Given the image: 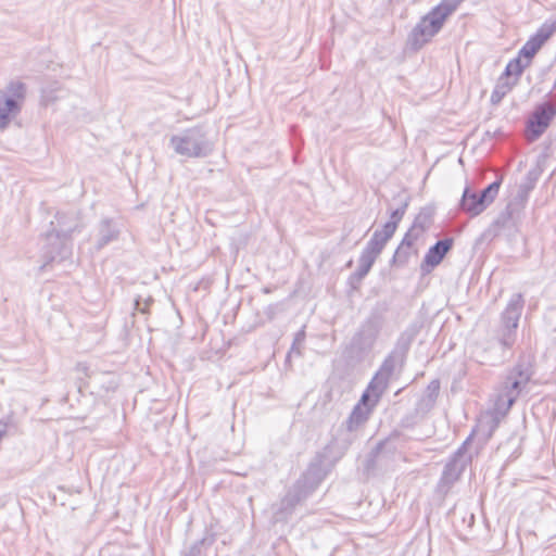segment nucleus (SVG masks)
<instances>
[{"label": "nucleus", "mask_w": 556, "mask_h": 556, "mask_svg": "<svg viewBox=\"0 0 556 556\" xmlns=\"http://www.w3.org/2000/svg\"><path fill=\"white\" fill-rule=\"evenodd\" d=\"M440 391V381L438 379H434L430 381V383L427 387L425 399L422 400L426 402L428 407H432L437 401V397L439 395Z\"/></svg>", "instance_id": "26"}, {"label": "nucleus", "mask_w": 556, "mask_h": 556, "mask_svg": "<svg viewBox=\"0 0 556 556\" xmlns=\"http://www.w3.org/2000/svg\"><path fill=\"white\" fill-rule=\"evenodd\" d=\"M7 433V426L3 425L1 428H0V441L2 440V438Z\"/></svg>", "instance_id": "38"}, {"label": "nucleus", "mask_w": 556, "mask_h": 556, "mask_svg": "<svg viewBox=\"0 0 556 556\" xmlns=\"http://www.w3.org/2000/svg\"><path fill=\"white\" fill-rule=\"evenodd\" d=\"M413 340V336H406V333H403L397 341L396 349L400 354H403V358L405 357V354L407 353L410 342Z\"/></svg>", "instance_id": "31"}, {"label": "nucleus", "mask_w": 556, "mask_h": 556, "mask_svg": "<svg viewBox=\"0 0 556 556\" xmlns=\"http://www.w3.org/2000/svg\"><path fill=\"white\" fill-rule=\"evenodd\" d=\"M281 311H282L281 305H280V304H278V303H276V304H270V305H268V306L265 308L264 314L267 316V318H268L269 320H273V319L276 317V315H277L279 312H281Z\"/></svg>", "instance_id": "35"}, {"label": "nucleus", "mask_w": 556, "mask_h": 556, "mask_svg": "<svg viewBox=\"0 0 556 556\" xmlns=\"http://www.w3.org/2000/svg\"><path fill=\"white\" fill-rule=\"evenodd\" d=\"M381 395L366 388L359 401L353 407L348 419L340 426L339 430L344 433L355 434L363 429L369 420L375 408L379 404Z\"/></svg>", "instance_id": "5"}, {"label": "nucleus", "mask_w": 556, "mask_h": 556, "mask_svg": "<svg viewBox=\"0 0 556 556\" xmlns=\"http://www.w3.org/2000/svg\"><path fill=\"white\" fill-rule=\"evenodd\" d=\"M399 437V432H392L389 438L377 443V445L369 452L365 462V469L367 471L374 470L376 463L382 451L387 447L391 440Z\"/></svg>", "instance_id": "22"}, {"label": "nucleus", "mask_w": 556, "mask_h": 556, "mask_svg": "<svg viewBox=\"0 0 556 556\" xmlns=\"http://www.w3.org/2000/svg\"><path fill=\"white\" fill-rule=\"evenodd\" d=\"M305 337H306L305 327H303L294 336L291 349H290V351L287 354V361L290 359L291 355H296V356H301L302 355L301 345L305 341Z\"/></svg>", "instance_id": "27"}, {"label": "nucleus", "mask_w": 556, "mask_h": 556, "mask_svg": "<svg viewBox=\"0 0 556 556\" xmlns=\"http://www.w3.org/2000/svg\"><path fill=\"white\" fill-rule=\"evenodd\" d=\"M311 494L304 490L300 484L294 482L286 495L280 500L278 508L275 510L274 516L277 521H287L293 514L295 507L305 501Z\"/></svg>", "instance_id": "15"}, {"label": "nucleus", "mask_w": 556, "mask_h": 556, "mask_svg": "<svg viewBox=\"0 0 556 556\" xmlns=\"http://www.w3.org/2000/svg\"><path fill=\"white\" fill-rule=\"evenodd\" d=\"M173 144L176 152L187 156H198L201 154L199 140L190 135L175 137Z\"/></svg>", "instance_id": "20"}, {"label": "nucleus", "mask_w": 556, "mask_h": 556, "mask_svg": "<svg viewBox=\"0 0 556 556\" xmlns=\"http://www.w3.org/2000/svg\"><path fill=\"white\" fill-rule=\"evenodd\" d=\"M555 31V23L542 25L538 31L526 41L519 50L518 55L526 61V64L531 65L535 54L542 49Z\"/></svg>", "instance_id": "13"}, {"label": "nucleus", "mask_w": 556, "mask_h": 556, "mask_svg": "<svg viewBox=\"0 0 556 556\" xmlns=\"http://www.w3.org/2000/svg\"><path fill=\"white\" fill-rule=\"evenodd\" d=\"M533 376L532 366L519 361L513 366L505 376L500 392L495 399V409L501 414H506L514 405L520 393L526 389Z\"/></svg>", "instance_id": "2"}, {"label": "nucleus", "mask_w": 556, "mask_h": 556, "mask_svg": "<svg viewBox=\"0 0 556 556\" xmlns=\"http://www.w3.org/2000/svg\"><path fill=\"white\" fill-rule=\"evenodd\" d=\"M64 215H60L59 218ZM71 224L67 225L59 219V229H52L42 238L41 257L43 264L40 270H43L53 262H62L72 255L71 236L78 228V218L75 213L67 215Z\"/></svg>", "instance_id": "1"}, {"label": "nucleus", "mask_w": 556, "mask_h": 556, "mask_svg": "<svg viewBox=\"0 0 556 556\" xmlns=\"http://www.w3.org/2000/svg\"><path fill=\"white\" fill-rule=\"evenodd\" d=\"M453 8L448 5H439L432 10L421 22L418 28L415 29L413 39L414 43L427 41L434 36L443 26L446 18L452 14Z\"/></svg>", "instance_id": "8"}, {"label": "nucleus", "mask_w": 556, "mask_h": 556, "mask_svg": "<svg viewBox=\"0 0 556 556\" xmlns=\"http://www.w3.org/2000/svg\"><path fill=\"white\" fill-rule=\"evenodd\" d=\"M410 255V249H407L405 245L401 244L394 252V255L391 260V265L395 266H404L407 264Z\"/></svg>", "instance_id": "28"}, {"label": "nucleus", "mask_w": 556, "mask_h": 556, "mask_svg": "<svg viewBox=\"0 0 556 556\" xmlns=\"http://www.w3.org/2000/svg\"><path fill=\"white\" fill-rule=\"evenodd\" d=\"M536 182V178H532L531 176H528L523 182L517 186L516 194L513 197V199L507 203L509 204V208H514L518 213H520L526 203L528 202L529 194L533 190Z\"/></svg>", "instance_id": "19"}, {"label": "nucleus", "mask_w": 556, "mask_h": 556, "mask_svg": "<svg viewBox=\"0 0 556 556\" xmlns=\"http://www.w3.org/2000/svg\"><path fill=\"white\" fill-rule=\"evenodd\" d=\"M76 369L83 374H85L86 376H88V370H89V367L87 366V364L85 363H78L77 366H76Z\"/></svg>", "instance_id": "37"}, {"label": "nucleus", "mask_w": 556, "mask_h": 556, "mask_svg": "<svg viewBox=\"0 0 556 556\" xmlns=\"http://www.w3.org/2000/svg\"><path fill=\"white\" fill-rule=\"evenodd\" d=\"M403 354L397 350L392 351L382 362L380 368L375 374L367 388L381 396L387 391L391 377L395 370L396 365L403 364Z\"/></svg>", "instance_id": "10"}, {"label": "nucleus", "mask_w": 556, "mask_h": 556, "mask_svg": "<svg viewBox=\"0 0 556 556\" xmlns=\"http://www.w3.org/2000/svg\"><path fill=\"white\" fill-rule=\"evenodd\" d=\"M516 214H519L513 207L509 208V204L506 205L505 210L500 213L497 218L494 220L493 225L498 228H504L508 224L510 219L514 218Z\"/></svg>", "instance_id": "29"}, {"label": "nucleus", "mask_w": 556, "mask_h": 556, "mask_svg": "<svg viewBox=\"0 0 556 556\" xmlns=\"http://www.w3.org/2000/svg\"><path fill=\"white\" fill-rule=\"evenodd\" d=\"M555 114L556 110L551 103H543L538 106L527 122L526 139L528 141L536 140L547 129Z\"/></svg>", "instance_id": "11"}, {"label": "nucleus", "mask_w": 556, "mask_h": 556, "mask_svg": "<svg viewBox=\"0 0 556 556\" xmlns=\"http://www.w3.org/2000/svg\"><path fill=\"white\" fill-rule=\"evenodd\" d=\"M387 309L386 304H378L372 308L350 342V352L352 354L361 356L372 349L382 329Z\"/></svg>", "instance_id": "3"}, {"label": "nucleus", "mask_w": 556, "mask_h": 556, "mask_svg": "<svg viewBox=\"0 0 556 556\" xmlns=\"http://www.w3.org/2000/svg\"><path fill=\"white\" fill-rule=\"evenodd\" d=\"M529 64H526V61L521 59L518 54L516 58L511 59L504 71V75L507 77H514L516 80L521 76L523 71L529 67Z\"/></svg>", "instance_id": "25"}, {"label": "nucleus", "mask_w": 556, "mask_h": 556, "mask_svg": "<svg viewBox=\"0 0 556 556\" xmlns=\"http://www.w3.org/2000/svg\"><path fill=\"white\" fill-rule=\"evenodd\" d=\"M414 420H413V417H409V416H406L405 418L402 419L401 421V426L402 427H405V428H410L414 426Z\"/></svg>", "instance_id": "36"}, {"label": "nucleus", "mask_w": 556, "mask_h": 556, "mask_svg": "<svg viewBox=\"0 0 556 556\" xmlns=\"http://www.w3.org/2000/svg\"><path fill=\"white\" fill-rule=\"evenodd\" d=\"M216 534L206 532L205 535L195 541L191 546L181 553V556H206V551L215 543Z\"/></svg>", "instance_id": "21"}, {"label": "nucleus", "mask_w": 556, "mask_h": 556, "mask_svg": "<svg viewBox=\"0 0 556 556\" xmlns=\"http://www.w3.org/2000/svg\"><path fill=\"white\" fill-rule=\"evenodd\" d=\"M386 244L377 240L376 237H371L363 249L359 258L357 269L350 275L348 282L354 290L358 289L363 279L368 275L372 265L375 264L378 256L383 251Z\"/></svg>", "instance_id": "7"}, {"label": "nucleus", "mask_w": 556, "mask_h": 556, "mask_svg": "<svg viewBox=\"0 0 556 556\" xmlns=\"http://www.w3.org/2000/svg\"><path fill=\"white\" fill-rule=\"evenodd\" d=\"M356 434L344 433L338 429V432L328 444L318 451L315 456H319V459L326 463V465L332 470L336 464L344 456L352 443L355 441Z\"/></svg>", "instance_id": "9"}, {"label": "nucleus", "mask_w": 556, "mask_h": 556, "mask_svg": "<svg viewBox=\"0 0 556 556\" xmlns=\"http://www.w3.org/2000/svg\"><path fill=\"white\" fill-rule=\"evenodd\" d=\"M453 244L454 239L448 237L437 241L432 247H430L420 264L421 271L424 274H428L437 267L451 251Z\"/></svg>", "instance_id": "16"}, {"label": "nucleus", "mask_w": 556, "mask_h": 556, "mask_svg": "<svg viewBox=\"0 0 556 556\" xmlns=\"http://www.w3.org/2000/svg\"><path fill=\"white\" fill-rule=\"evenodd\" d=\"M18 110L14 100L0 98V129L8 126L11 116Z\"/></svg>", "instance_id": "23"}, {"label": "nucleus", "mask_w": 556, "mask_h": 556, "mask_svg": "<svg viewBox=\"0 0 556 556\" xmlns=\"http://www.w3.org/2000/svg\"><path fill=\"white\" fill-rule=\"evenodd\" d=\"M468 465V459H458L454 456H451L444 466L442 476L439 481V488L441 490L447 491L460 478L462 473Z\"/></svg>", "instance_id": "17"}, {"label": "nucleus", "mask_w": 556, "mask_h": 556, "mask_svg": "<svg viewBox=\"0 0 556 556\" xmlns=\"http://www.w3.org/2000/svg\"><path fill=\"white\" fill-rule=\"evenodd\" d=\"M71 213H75L77 215V218L79 219V214L76 210H70V211H66V212H58L55 214V219H56V227H54L53 229H59V216L60 215H70ZM60 220L62 223H65L67 225L71 224V218L68 216H63L60 218ZM76 230H80V222L78 220V228Z\"/></svg>", "instance_id": "34"}, {"label": "nucleus", "mask_w": 556, "mask_h": 556, "mask_svg": "<svg viewBox=\"0 0 556 556\" xmlns=\"http://www.w3.org/2000/svg\"><path fill=\"white\" fill-rule=\"evenodd\" d=\"M475 437V431H472L467 439L462 443V445L454 452L452 456L458 459H468V464L471 463V456L467 454L468 445L472 441Z\"/></svg>", "instance_id": "30"}, {"label": "nucleus", "mask_w": 556, "mask_h": 556, "mask_svg": "<svg viewBox=\"0 0 556 556\" xmlns=\"http://www.w3.org/2000/svg\"><path fill=\"white\" fill-rule=\"evenodd\" d=\"M262 291H263L264 293L268 294V293H270V292H271V289H270L269 287H264V288L262 289Z\"/></svg>", "instance_id": "39"}, {"label": "nucleus", "mask_w": 556, "mask_h": 556, "mask_svg": "<svg viewBox=\"0 0 556 556\" xmlns=\"http://www.w3.org/2000/svg\"><path fill=\"white\" fill-rule=\"evenodd\" d=\"M433 213L434 211L431 207L421 208L420 212L416 215L412 228L419 233L426 231L432 224Z\"/></svg>", "instance_id": "24"}, {"label": "nucleus", "mask_w": 556, "mask_h": 556, "mask_svg": "<svg viewBox=\"0 0 556 556\" xmlns=\"http://www.w3.org/2000/svg\"><path fill=\"white\" fill-rule=\"evenodd\" d=\"M420 235L421 233L410 227L402 239L401 244L405 245L407 249H410Z\"/></svg>", "instance_id": "32"}, {"label": "nucleus", "mask_w": 556, "mask_h": 556, "mask_svg": "<svg viewBox=\"0 0 556 556\" xmlns=\"http://www.w3.org/2000/svg\"><path fill=\"white\" fill-rule=\"evenodd\" d=\"M525 301L521 293L513 294L506 308L501 314L496 338L500 344L510 349L516 342L518 323L523 309Z\"/></svg>", "instance_id": "4"}, {"label": "nucleus", "mask_w": 556, "mask_h": 556, "mask_svg": "<svg viewBox=\"0 0 556 556\" xmlns=\"http://www.w3.org/2000/svg\"><path fill=\"white\" fill-rule=\"evenodd\" d=\"M153 301L154 300L151 296L147 298L146 300H142L139 296L138 299L135 300V309L142 314H147L149 313V305L153 303Z\"/></svg>", "instance_id": "33"}, {"label": "nucleus", "mask_w": 556, "mask_h": 556, "mask_svg": "<svg viewBox=\"0 0 556 556\" xmlns=\"http://www.w3.org/2000/svg\"><path fill=\"white\" fill-rule=\"evenodd\" d=\"M503 176L483 188L480 192L471 191L466 187L462 197V208L476 216L482 213L496 198L500 187L502 185Z\"/></svg>", "instance_id": "6"}, {"label": "nucleus", "mask_w": 556, "mask_h": 556, "mask_svg": "<svg viewBox=\"0 0 556 556\" xmlns=\"http://www.w3.org/2000/svg\"><path fill=\"white\" fill-rule=\"evenodd\" d=\"M352 265V261H350L346 266L350 267Z\"/></svg>", "instance_id": "40"}, {"label": "nucleus", "mask_w": 556, "mask_h": 556, "mask_svg": "<svg viewBox=\"0 0 556 556\" xmlns=\"http://www.w3.org/2000/svg\"><path fill=\"white\" fill-rule=\"evenodd\" d=\"M330 471L331 469L326 465V463L320 460L319 456L314 455L306 470L295 482L312 494Z\"/></svg>", "instance_id": "14"}, {"label": "nucleus", "mask_w": 556, "mask_h": 556, "mask_svg": "<svg viewBox=\"0 0 556 556\" xmlns=\"http://www.w3.org/2000/svg\"><path fill=\"white\" fill-rule=\"evenodd\" d=\"M119 233L121 229L112 218L101 219L98 227L96 248L101 250L109 243L116 241Z\"/></svg>", "instance_id": "18"}, {"label": "nucleus", "mask_w": 556, "mask_h": 556, "mask_svg": "<svg viewBox=\"0 0 556 556\" xmlns=\"http://www.w3.org/2000/svg\"><path fill=\"white\" fill-rule=\"evenodd\" d=\"M394 199L399 200V207L391 211L390 220H388L381 229H377L374 231L371 237L377 236V240L387 244L388 241L393 237L396 231L399 223L402 220L407 206L410 201V195L407 194L406 191H401Z\"/></svg>", "instance_id": "12"}]
</instances>
